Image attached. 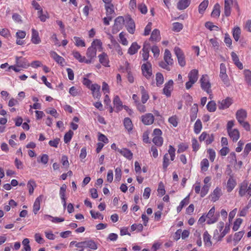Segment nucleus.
Wrapping results in <instances>:
<instances>
[{"mask_svg": "<svg viewBox=\"0 0 251 251\" xmlns=\"http://www.w3.org/2000/svg\"><path fill=\"white\" fill-rule=\"evenodd\" d=\"M239 195L240 197L246 196L249 198L251 196V184L248 185L247 182L243 181L239 186Z\"/></svg>", "mask_w": 251, "mask_h": 251, "instance_id": "1", "label": "nucleus"}, {"mask_svg": "<svg viewBox=\"0 0 251 251\" xmlns=\"http://www.w3.org/2000/svg\"><path fill=\"white\" fill-rule=\"evenodd\" d=\"M200 81L201 89L208 94H210V96H211V93H212L211 89V85L208 75H202L200 80ZM210 98H211V97H210Z\"/></svg>", "mask_w": 251, "mask_h": 251, "instance_id": "2", "label": "nucleus"}, {"mask_svg": "<svg viewBox=\"0 0 251 251\" xmlns=\"http://www.w3.org/2000/svg\"><path fill=\"white\" fill-rule=\"evenodd\" d=\"M175 149L171 145L169 146L168 150L169 154L166 153L163 157V168L166 170L167 167L170 164L169 162V155L171 157V160L173 161L175 157Z\"/></svg>", "mask_w": 251, "mask_h": 251, "instance_id": "3", "label": "nucleus"}, {"mask_svg": "<svg viewBox=\"0 0 251 251\" xmlns=\"http://www.w3.org/2000/svg\"><path fill=\"white\" fill-rule=\"evenodd\" d=\"M219 217L218 213H215V207H212L206 215L207 223L209 225L214 224L217 222Z\"/></svg>", "mask_w": 251, "mask_h": 251, "instance_id": "4", "label": "nucleus"}, {"mask_svg": "<svg viewBox=\"0 0 251 251\" xmlns=\"http://www.w3.org/2000/svg\"><path fill=\"white\" fill-rule=\"evenodd\" d=\"M124 19L122 16H119L115 20V23L112 30L113 34L117 33L122 28L124 25Z\"/></svg>", "mask_w": 251, "mask_h": 251, "instance_id": "5", "label": "nucleus"}, {"mask_svg": "<svg viewBox=\"0 0 251 251\" xmlns=\"http://www.w3.org/2000/svg\"><path fill=\"white\" fill-rule=\"evenodd\" d=\"M162 131L160 129L156 128L154 130L153 135L154 136L152 139L153 143L157 146H161L163 143V138L160 136Z\"/></svg>", "mask_w": 251, "mask_h": 251, "instance_id": "6", "label": "nucleus"}, {"mask_svg": "<svg viewBox=\"0 0 251 251\" xmlns=\"http://www.w3.org/2000/svg\"><path fill=\"white\" fill-rule=\"evenodd\" d=\"M97 54V49L94 47H90L88 48L86 52V56L88 59H86L85 63L90 64L92 62L93 59H94Z\"/></svg>", "mask_w": 251, "mask_h": 251, "instance_id": "7", "label": "nucleus"}, {"mask_svg": "<svg viewBox=\"0 0 251 251\" xmlns=\"http://www.w3.org/2000/svg\"><path fill=\"white\" fill-rule=\"evenodd\" d=\"M164 59L167 65L165 64L164 63H162L160 64V66L163 68L168 69V65H172L173 63V60L172 58L171 53L168 49L165 50Z\"/></svg>", "mask_w": 251, "mask_h": 251, "instance_id": "8", "label": "nucleus"}, {"mask_svg": "<svg viewBox=\"0 0 251 251\" xmlns=\"http://www.w3.org/2000/svg\"><path fill=\"white\" fill-rule=\"evenodd\" d=\"M234 3L238 9L239 7L236 1H233V0H225L224 14L226 16L228 17L230 15L231 5H233Z\"/></svg>", "mask_w": 251, "mask_h": 251, "instance_id": "9", "label": "nucleus"}, {"mask_svg": "<svg viewBox=\"0 0 251 251\" xmlns=\"http://www.w3.org/2000/svg\"><path fill=\"white\" fill-rule=\"evenodd\" d=\"M174 51L177 56L179 64L182 67L184 66L185 65V61L184 54L181 50L178 47H175Z\"/></svg>", "mask_w": 251, "mask_h": 251, "instance_id": "10", "label": "nucleus"}, {"mask_svg": "<svg viewBox=\"0 0 251 251\" xmlns=\"http://www.w3.org/2000/svg\"><path fill=\"white\" fill-rule=\"evenodd\" d=\"M142 71L143 75L147 78H149L152 75L151 65L149 62H147L142 66Z\"/></svg>", "mask_w": 251, "mask_h": 251, "instance_id": "11", "label": "nucleus"}, {"mask_svg": "<svg viewBox=\"0 0 251 251\" xmlns=\"http://www.w3.org/2000/svg\"><path fill=\"white\" fill-rule=\"evenodd\" d=\"M100 86L96 83L91 85L90 89L91 90L93 96L95 99H100L101 96L100 92Z\"/></svg>", "mask_w": 251, "mask_h": 251, "instance_id": "12", "label": "nucleus"}, {"mask_svg": "<svg viewBox=\"0 0 251 251\" xmlns=\"http://www.w3.org/2000/svg\"><path fill=\"white\" fill-rule=\"evenodd\" d=\"M154 116L151 113L146 114L142 117V122L146 125L152 124L154 121Z\"/></svg>", "mask_w": 251, "mask_h": 251, "instance_id": "13", "label": "nucleus"}, {"mask_svg": "<svg viewBox=\"0 0 251 251\" xmlns=\"http://www.w3.org/2000/svg\"><path fill=\"white\" fill-rule=\"evenodd\" d=\"M247 117V113L245 110L240 109L237 111L236 113V118L239 123L245 120Z\"/></svg>", "mask_w": 251, "mask_h": 251, "instance_id": "14", "label": "nucleus"}, {"mask_svg": "<svg viewBox=\"0 0 251 251\" xmlns=\"http://www.w3.org/2000/svg\"><path fill=\"white\" fill-rule=\"evenodd\" d=\"M126 21L127 30L130 33L133 34L135 28V25L133 20L130 17H127L126 18Z\"/></svg>", "mask_w": 251, "mask_h": 251, "instance_id": "15", "label": "nucleus"}, {"mask_svg": "<svg viewBox=\"0 0 251 251\" xmlns=\"http://www.w3.org/2000/svg\"><path fill=\"white\" fill-rule=\"evenodd\" d=\"M173 84L174 82L172 80H170L167 83L165 84V87L163 89V93L166 96L169 97L171 96V93L173 90Z\"/></svg>", "mask_w": 251, "mask_h": 251, "instance_id": "16", "label": "nucleus"}, {"mask_svg": "<svg viewBox=\"0 0 251 251\" xmlns=\"http://www.w3.org/2000/svg\"><path fill=\"white\" fill-rule=\"evenodd\" d=\"M236 185V181L233 177L230 176L227 180L226 184V189L228 192H231Z\"/></svg>", "mask_w": 251, "mask_h": 251, "instance_id": "17", "label": "nucleus"}, {"mask_svg": "<svg viewBox=\"0 0 251 251\" xmlns=\"http://www.w3.org/2000/svg\"><path fill=\"white\" fill-rule=\"evenodd\" d=\"M222 194L221 188L216 187L210 195L212 201H217L222 195Z\"/></svg>", "mask_w": 251, "mask_h": 251, "instance_id": "18", "label": "nucleus"}, {"mask_svg": "<svg viewBox=\"0 0 251 251\" xmlns=\"http://www.w3.org/2000/svg\"><path fill=\"white\" fill-rule=\"evenodd\" d=\"M150 50V44L148 43H145L142 49V57L144 61H147L149 58Z\"/></svg>", "mask_w": 251, "mask_h": 251, "instance_id": "19", "label": "nucleus"}, {"mask_svg": "<svg viewBox=\"0 0 251 251\" xmlns=\"http://www.w3.org/2000/svg\"><path fill=\"white\" fill-rule=\"evenodd\" d=\"M16 65L17 67L23 68H27L29 66V64L25 59H22L21 57H16Z\"/></svg>", "mask_w": 251, "mask_h": 251, "instance_id": "20", "label": "nucleus"}, {"mask_svg": "<svg viewBox=\"0 0 251 251\" xmlns=\"http://www.w3.org/2000/svg\"><path fill=\"white\" fill-rule=\"evenodd\" d=\"M100 63L105 67H108L109 66V58L108 55L105 52H103L98 56Z\"/></svg>", "mask_w": 251, "mask_h": 251, "instance_id": "21", "label": "nucleus"}, {"mask_svg": "<svg viewBox=\"0 0 251 251\" xmlns=\"http://www.w3.org/2000/svg\"><path fill=\"white\" fill-rule=\"evenodd\" d=\"M211 238V235L205 231L203 234V240L205 247L209 248L212 246V242Z\"/></svg>", "mask_w": 251, "mask_h": 251, "instance_id": "22", "label": "nucleus"}, {"mask_svg": "<svg viewBox=\"0 0 251 251\" xmlns=\"http://www.w3.org/2000/svg\"><path fill=\"white\" fill-rule=\"evenodd\" d=\"M31 41L32 43L34 44H39L41 42L38 32L34 28L32 29V36Z\"/></svg>", "mask_w": 251, "mask_h": 251, "instance_id": "23", "label": "nucleus"}, {"mask_svg": "<svg viewBox=\"0 0 251 251\" xmlns=\"http://www.w3.org/2000/svg\"><path fill=\"white\" fill-rule=\"evenodd\" d=\"M232 103V100L227 98L222 100L219 105V108L221 109L227 108Z\"/></svg>", "mask_w": 251, "mask_h": 251, "instance_id": "24", "label": "nucleus"}, {"mask_svg": "<svg viewBox=\"0 0 251 251\" xmlns=\"http://www.w3.org/2000/svg\"><path fill=\"white\" fill-rule=\"evenodd\" d=\"M43 196L41 195L37 198L33 204V212L36 214L40 208L41 202L42 201Z\"/></svg>", "mask_w": 251, "mask_h": 251, "instance_id": "25", "label": "nucleus"}, {"mask_svg": "<svg viewBox=\"0 0 251 251\" xmlns=\"http://www.w3.org/2000/svg\"><path fill=\"white\" fill-rule=\"evenodd\" d=\"M228 133L230 137L234 142H236L240 137L239 131L237 129H233L232 130H229V131H228Z\"/></svg>", "mask_w": 251, "mask_h": 251, "instance_id": "26", "label": "nucleus"}, {"mask_svg": "<svg viewBox=\"0 0 251 251\" xmlns=\"http://www.w3.org/2000/svg\"><path fill=\"white\" fill-rule=\"evenodd\" d=\"M118 152H119L122 155L126 158L127 159L130 160L132 158L133 154L129 150L124 148L123 149H118Z\"/></svg>", "mask_w": 251, "mask_h": 251, "instance_id": "27", "label": "nucleus"}, {"mask_svg": "<svg viewBox=\"0 0 251 251\" xmlns=\"http://www.w3.org/2000/svg\"><path fill=\"white\" fill-rule=\"evenodd\" d=\"M51 57L58 64L63 65L64 62V59L58 55L55 51H51L50 52Z\"/></svg>", "mask_w": 251, "mask_h": 251, "instance_id": "28", "label": "nucleus"}, {"mask_svg": "<svg viewBox=\"0 0 251 251\" xmlns=\"http://www.w3.org/2000/svg\"><path fill=\"white\" fill-rule=\"evenodd\" d=\"M232 59L234 62L236 66L240 69L243 68V64L239 61V58L237 55L234 52H232L231 53Z\"/></svg>", "mask_w": 251, "mask_h": 251, "instance_id": "29", "label": "nucleus"}, {"mask_svg": "<svg viewBox=\"0 0 251 251\" xmlns=\"http://www.w3.org/2000/svg\"><path fill=\"white\" fill-rule=\"evenodd\" d=\"M190 0H180L177 3V7L179 10H183L186 8L190 4Z\"/></svg>", "mask_w": 251, "mask_h": 251, "instance_id": "30", "label": "nucleus"}, {"mask_svg": "<svg viewBox=\"0 0 251 251\" xmlns=\"http://www.w3.org/2000/svg\"><path fill=\"white\" fill-rule=\"evenodd\" d=\"M188 78L189 80L196 82L198 78V70L194 69L191 71L188 74Z\"/></svg>", "mask_w": 251, "mask_h": 251, "instance_id": "31", "label": "nucleus"}, {"mask_svg": "<svg viewBox=\"0 0 251 251\" xmlns=\"http://www.w3.org/2000/svg\"><path fill=\"white\" fill-rule=\"evenodd\" d=\"M140 89L142 94V102L143 103H145L147 102L149 98V95L144 86H140Z\"/></svg>", "mask_w": 251, "mask_h": 251, "instance_id": "32", "label": "nucleus"}, {"mask_svg": "<svg viewBox=\"0 0 251 251\" xmlns=\"http://www.w3.org/2000/svg\"><path fill=\"white\" fill-rule=\"evenodd\" d=\"M140 48V47L136 42L133 43L129 48L128 53L130 55L134 54L137 52Z\"/></svg>", "mask_w": 251, "mask_h": 251, "instance_id": "33", "label": "nucleus"}, {"mask_svg": "<svg viewBox=\"0 0 251 251\" xmlns=\"http://www.w3.org/2000/svg\"><path fill=\"white\" fill-rule=\"evenodd\" d=\"M241 31L239 26L235 27L233 30V37L236 41H238L240 38Z\"/></svg>", "mask_w": 251, "mask_h": 251, "instance_id": "34", "label": "nucleus"}, {"mask_svg": "<svg viewBox=\"0 0 251 251\" xmlns=\"http://www.w3.org/2000/svg\"><path fill=\"white\" fill-rule=\"evenodd\" d=\"M244 232L243 231H239L235 233L234 235V237L233 238V241L234 243V245L235 246L240 241L241 238H242Z\"/></svg>", "mask_w": 251, "mask_h": 251, "instance_id": "35", "label": "nucleus"}, {"mask_svg": "<svg viewBox=\"0 0 251 251\" xmlns=\"http://www.w3.org/2000/svg\"><path fill=\"white\" fill-rule=\"evenodd\" d=\"M74 57L78 60L80 62H85L86 61V58L85 56H82L81 55L80 53L77 51L74 50L72 52Z\"/></svg>", "mask_w": 251, "mask_h": 251, "instance_id": "36", "label": "nucleus"}, {"mask_svg": "<svg viewBox=\"0 0 251 251\" xmlns=\"http://www.w3.org/2000/svg\"><path fill=\"white\" fill-rule=\"evenodd\" d=\"M125 128L128 131H131L132 129L133 125L131 120L128 118H126L124 122Z\"/></svg>", "mask_w": 251, "mask_h": 251, "instance_id": "37", "label": "nucleus"}, {"mask_svg": "<svg viewBox=\"0 0 251 251\" xmlns=\"http://www.w3.org/2000/svg\"><path fill=\"white\" fill-rule=\"evenodd\" d=\"M151 39L152 41H159L160 39V32L158 29H154L151 33Z\"/></svg>", "mask_w": 251, "mask_h": 251, "instance_id": "38", "label": "nucleus"}, {"mask_svg": "<svg viewBox=\"0 0 251 251\" xmlns=\"http://www.w3.org/2000/svg\"><path fill=\"white\" fill-rule=\"evenodd\" d=\"M244 75L246 81L249 85L251 86V71L249 70H245L244 71Z\"/></svg>", "mask_w": 251, "mask_h": 251, "instance_id": "39", "label": "nucleus"}, {"mask_svg": "<svg viewBox=\"0 0 251 251\" xmlns=\"http://www.w3.org/2000/svg\"><path fill=\"white\" fill-rule=\"evenodd\" d=\"M36 186L35 182L33 180H29L27 184V187L28 189L29 193L30 195H32L34 191V188Z\"/></svg>", "mask_w": 251, "mask_h": 251, "instance_id": "40", "label": "nucleus"}, {"mask_svg": "<svg viewBox=\"0 0 251 251\" xmlns=\"http://www.w3.org/2000/svg\"><path fill=\"white\" fill-rule=\"evenodd\" d=\"M220 14V6L218 3H216L214 9L211 13V16L213 17H218Z\"/></svg>", "mask_w": 251, "mask_h": 251, "instance_id": "41", "label": "nucleus"}, {"mask_svg": "<svg viewBox=\"0 0 251 251\" xmlns=\"http://www.w3.org/2000/svg\"><path fill=\"white\" fill-rule=\"evenodd\" d=\"M156 85L159 86L162 85L164 82V77L162 74L160 73H157L156 74Z\"/></svg>", "mask_w": 251, "mask_h": 251, "instance_id": "42", "label": "nucleus"}, {"mask_svg": "<svg viewBox=\"0 0 251 251\" xmlns=\"http://www.w3.org/2000/svg\"><path fill=\"white\" fill-rule=\"evenodd\" d=\"M198 111V106L196 105H194L193 107L191 108V120L192 121L195 120L196 119Z\"/></svg>", "mask_w": 251, "mask_h": 251, "instance_id": "43", "label": "nucleus"}, {"mask_svg": "<svg viewBox=\"0 0 251 251\" xmlns=\"http://www.w3.org/2000/svg\"><path fill=\"white\" fill-rule=\"evenodd\" d=\"M202 128V124L200 120L196 121L194 125V131L196 134H198L201 131Z\"/></svg>", "mask_w": 251, "mask_h": 251, "instance_id": "44", "label": "nucleus"}, {"mask_svg": "<svg viewBox=\"0 0 251 251\" xmlns=\"http://www.w3.org/2000/svg\"><path fill=\"white\" fill-rule=\"evenodd\" d=\"M38 15L40 21L43 22H45L49 18L47 13L46 12V14L44 13L42 9L38 11Z\"/></svg>", "mask_w": 251, "mask_h": 251, "instance_id": "45", "label": "nucleus"}, {"mask_svg": "<svg viewBox=\"0 0 251 251\" xmlns=\"http://www.w3.org/2000/svg\"><path fill=\"white\" fill-rule=\"evenodd\" d=\"M208 5V0H204L199 5V11L200 13H202L206 9Z\"/></svg>", "mask_w": 251, "mask_h": 251, "instance_id": "46", "label": "nucleus"}, {"mask_svg": "<svg viewBox=\"0 0 251 251\" xmlns=\"http://www.w3.org/2000/svg\"><path fill=\"white\" fill-rule=\"evenodd\" d=\"M207 110L209 112H214L216 109V104L214 101H209L207 105Z\"/></svg>", "mask_w": 251, "mask_h": 251, "instance_id": "47", "label": "nucleus"}, {"mask_svg": "<svg viewBox=\"0 0 251 251\" xmlns=\"http://www.w3.org/2000/svg\"><path fill=\"white\" fill-rule=\"evenodd\" d=\"M74 39L75 46L77 47H85V43L84 41L81 39L79 37H74Z\"/></svg>", "mask_w": 251, "mask_h": 251, "instance_id": "48", "label": "nucleus"}, {"mask_svg": "<svg viewBox=\"0 0 251 251\" xmlns=\"http://www.w3.org/2000/svg\"><path fill=\"white\" fill-rule=\"evenodd\" d=\"M113 103L115 106L118 109H119L122 107V102L121 101L119 97L117 96H115L113 100Z\"/></svg>", "mask_w": 251, "mask_h": 251, "instance_id": "49", "label": "nucleus"}, {"mask_svg": "<svg viewBox=\"0 0 251 251\" xmlns=\"http://www.w3.org/2000/svg\"><path fill=\"white\" fill-rule=\"evenodd\" d=\"M183 28V25L176 22L173 24V30L175 32H179Z\"/></svg>", "mask_w": 251, "mask_h": 251, "instance_id": "50", "label": "nucleus"}, {"mask_svg": "<svg viewBox=\"0 0 251 251\" xmlns=\"http://www.w3.org/2000/svg\"><path fill=\"white\" fill-rule=\"evenodd\" d=\"M201 169L202 171H206L209 167V162L207 159H203L201 163Z\"/></svg>", "mask_w": 251, "mask_h": 251, "instance_id": "51", "label": "nucleus"}, {"mask_svg": "<svg viewBox=\"0 0 251 251\" xmlns=\"http://www.w3.org/2000/svg\"><path fill=\"white\" fill-rule=\"evenodd\" d=\"M74 133L73 132L70 130L68 132H67L64 137V140L65 143H68L71 140L73 135Z\"/></svg>", "mask_w": 251, "mask_h": 251, "instance_id": "52", "label": "nucleus"}, {"mask_svg": "<svg viewBox=\"0 0 251 251\" xmlns=\"http://www.w3.org/2000/svg\"><path fill=\"white\" fill-rule=\"evenodd\" d=\"M219 76L223 83L226 86L229 85V79L227 75H219Z\"/></svg>", "mask_w": 251, "mask_h": 251, "instance_id": "53", "label": "nucleus"}, {"mask_svg": "<svg viewBox=\"0 0 251 251\" xmlns=\"http://www.w3.org/2000/svg\"><path fill=\"white\" fill-rule=\"evenodd\" d=\"M105 8L106 11L107 16H112V14L114 13L113 4L106 6H105Z\"/></svg>", "mask_w": 251, "mask_h": 251, "instance_id": "54", "label": "nucleus"}, {"mask_svg": "<svg viewBox=\"0 0 251 251\" xmlns=\"http://www.w3.org/2000/svg\"><path fill=\"white\" fill-rule=\"evenodd\" d=\"M230 230V224H226L225 228L222 232H221L220 234V239L223 238L227 233H228Z\"/></svg>", "mask_w": 251, "mask_h": 251, "instance_id": "55", "label": "nucleus"}, {"mask_svg": "<svg viewBox=\"0 0 251 251\" xmlns=\"http://www.w3.org/2000/svg\"><path fill=\"white\" fill-rule=\"evenodd\" d=\"M169 122L174 127H176L178 124V118L176 116H173L168 120Z\"/></svg>", "mask_w": 251, "mask_h": 251, "instance_id": "56", "label": "nucleus"}, {"mask_svg": "<svg viewBox=\"0 0 251 251\" xmlns=\"http://www.w3.org/2000/svg\"><path fill=\"white\" fill-rule=\"evenodd\" d=\"M115 180L120 181L122 177V171L120 168H117L115 171Z\"/></svg>", "mask_w": 251, "mask_h": 251, "instance_id": "57", "label": "nucleus"}, {"mask_svg": "<svg viewBox=\"0 0 251 251\" xmlns=\"http://www.w3.org/2000/svg\"><path fill=\"white\" fill-rule=\"evenodd\" d=\"M242 221L243 220L241 218H238L236 220V221L234 223V225L232 228L234 231H237L240 225L242 223Z\"/></svg>", "mask_w": 251, "mask_h": 251, "instance_id": "58", "label": "nucleus"}, {"mask_svg": "<svg viewBox=\"0 0 251 251\" xmlns=\"http://www.w3.org/2000/svg\"><path fill=\"white\" fill-rule=\"evenodd\" d=\"M125 34L123 32H122L119 34V38L120 39V42L123 45L126 46L128 44V41L126 40V37H125Z\"/></svg>", "mask_w": 251, "mask_h": 251, "instance_id": "59", "label": "nucleus"}, {"mask_svg": "<svg viewBox=\"0 0 251 251\" xmlns=\"http://www.w3.org/2000/svg\"><path fill=\"white\" fill-rule=\"evenodd\" d=\"M29 240L27 238H25L22 242L23 245L24 246V249L25 251H30L31 248L29 245Z\"/></svg>", "mask_w": 251, "mask_h": 251, "instance_id": "60", "label": "nucleus"}, {"mask_svg": "<svg viewBox=\"0 0 251 251\" xmlns=\"http://www.w3.org/2000/svg\"><path fill=\"white\" fill-rule=\"evenodd\" d=\"M209 187L210 185H204L202 187L201 192V197H204L207 194Z\"/></svg>", "mask_w": 251, "mask_h": 251, "instance_id": "61", "label": "nucleus"}, {"mask_svg": "<svg viewBox=\"0 0 251 251\" xmlns=\"http://www.w3.org/2000/svg\"><path fill=\"white\" fill-rule=\"evenodd\" d=\"M240 125L247 131H249L251 130V126L249 123L245 120L239 123Z\"/></svg>", "mask_w": 251, "mask_h": 251, "instance_id": "62", "label": "nucleus"}, {"mask_svg": "<svg viewBox=\"0 0 251 251\" xmlns=\"http://www.w3.org/2000/svg\"><path fill=\"white\" fill-rule=\"evenodd\" d=\"M243 28L245 30L251 32V20H249L246 21Z\"/></svg>", "mask_w": 251, "mask_h": 251, "instance_id": "63", "label": "nucleus"}, {"mask_svg": "<svg viewBox=\"0 0 251 251\" xmlns=\"http://www.w3.org/2000/svg\"><path fill=\"white\" fill-rule=\"evenodd\" d=\"M251 151V142L248 143L245 146V148L244 151V156H247Z\"/></svg>", "mask_w": 251, "mask_h": 251, "instance_id": "64", "label": "nucleus"}]
</instances>
